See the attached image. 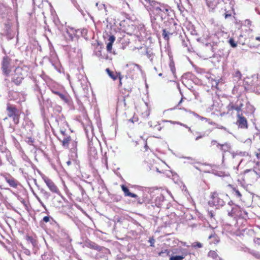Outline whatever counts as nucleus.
Masks as SVG:
<instances>
[{
  "label": "nucleus",
  "instance_id": "f257e3e1",
  "mask_svg": "<svg viewBox=\"0 0 260 260\" xmlns=\"http://www.w3.org/2000/svg\"><path fill=\"white\" fill-rule=\"evenodd\" d=\"M106 72L108 76L114 81L119 79V87H121L124 83V90L126 91L127 92H129L132 91L133 87V82L132 81H128V78L126 76L125 79L123 82H122L123 76L121 75L120 72H113L111 71L109 68L106 69Z\"/></svg>",
  "mask_w": 260,
  "mask_h": 260
},
{
  "label": "nucleus",
  "instance_id": "f03ea898",
  "mask_svg": "<svg viewBox=\"0 0 260 260\" xmlns=\"http://www.w3.org/2000/svg\"><path fill=\"white\" fill-rule=\"evenodd\" d=\"M62 146L68 149L70 152L77 153L78 151V141L77 138H74L70 135L66 136L59 139Z\"/></svg>",
  "mask_w": 260,
  "mask_h": 260
},
{
  "label": "nucleus",
  "instance_id": "7ed1b4c3",
  "mask_svg": "<svg viewBox=\"0 0 260 260\" xmlns=\"http://www.w3.org/2000/svg\"><path fill=\"white\" fill-rule=\"evenodd\" d=\"M27 75V70H26V67L18 66L16 67L14 71L11 81L17 86L20 85L25 77Z\"/></svg>",
  "mask_w": 260,
  "mask_h": 260
},
{
  "label": "nucleus",
  "instance_id": "20e7f679",
  "mask_svg": "<svg viewBox=\"0 0 260 260\" xmlns=\"http://www.w3.org/2000/svg\"><path fill=\"white\" fill-rule=\"evenodd\" d=\"M8 116L11 118L14 123L17 125L19 123L21 112L16 106L10 103H8L6 107Z\"/></svg>",
  "mask_w": 260,
  "mask_h": 260
},
{
  "label": "nucleus",
  "instance_id": "39448f33",
  "mask_svg": "<svg viewBox=\"0 0 260 260\" xmlns=\"http://www.w3.org/2000/svg\"><path fill=\"white\" fill-rule=\"evenodd\" d=\"M14 68L12 59L8 56H5L1 61V70L3 74L9 77Z\"/></svg>",
  "mask_w": 260,
  "mask_h": 260
},
{
  "label": "nucleus",
  "instance_id": "423d86ee",
  "mask_svg": "<svg viewBox=\"0 0 260 260\" xmlns=\"http://www.w3.org/2000/svg\"><path fill=\"white\" fill-rule=\"evenodd\" d=\"M243 106V103L241 101L239 102L238 100L236 102L230 101L226 107V114L233 116L235 111L237 112V114H240L242 111Z\"/></svg>",
  "mask_w": 260,
  "mask_h": 260
},
{
  "label": "nucleus",
  "instance_id": "0eeeda50",
  "mask_svg": "<svg viewBox=\"0 0 260 260\" xmlns=\"http://www.w3.org/2000/svg\"><path fill=\"white\" fill-rule=\"evenodd\" d=\"M246 215V212L237 205L234 206L231 211H228V215L234 218L236 220L238 218H244Z\"/></svg>",
  "mask_w": 260,
  "mask_h": 260
},
{
  "label": "nucleus",
  "instance_id": "6e6552de",
  "mask_svg": "<svg viewBox=\"0 0 260 260\" xmlns=\"http://www.w3.org/2000/svg\"><path fill=\"white\" fill-rule=\"evenodd\" d=\"M176 25L177 24L175 23H170L169 27L162 30V36L165 40L169 41L170 40L169 35H173L177 33Z\"/></svg>",
  "mask_w": 260,
  "mask_h": 260
},
{
  "label": "nucleus",
  "instance_id": "1a4fd4ad",
  "mask_svg": "<svg viewBox=\"0 0 260 260\" xmlns=\"http://www.w3.org/2000/svg\"><path fill=\"white\" fill-rule=\"evenodd\" d=\"M253 243L255 249H252L250 253L255 258L260 259V238H254Z\"/></svg>",
  "mask_w": 260,
  "mask_h": 260
},
{
  "label": "nucleus",
  "instance_id": "9d476101",
  "mask_svg": "<svg viewBox=\"0 0 260 260\" xmlns=\"http://www.w3.org/2000/svg\"><path fill=\"white\" fill-rule=\"evenodd\" d=\"M42 179H43L44 181L48 187L49 188L50 191H51L52 192L58 194L59 193V190L56 186V185L54 184V183L51 180L50 178H49L48 177L46 176H42Z\"/></svg>",
  "mask_w": 260,
  "mask_h": 260
},
{
  "label": "nucleus",
  "instance_id": "9b49d317",
  "mask_svg": "<svg viewBox=\"0 0 260 260\" xmlns=\"http://www.w3.org/2000/svg\"><path fill=\"white\" fill-rule=\"evenodd\" d=\"M35 197L38 200V201L40 203V204L41 205V206L42 207H43L45 209H46V206L44 205V204L42 202L41 199H42L44 201L48 200L50 197V193L48 192H47V191H46L45 190L42 189L40 192V197H39V196H38L36 194H35Z\"/></svg>",
  "mask_w": 260,
  "mask_h": 260
},
{
  "label": "nucleus",
  "instance_id": "f8f14e48",
  "mask_svg": "<svg viewBox=\"0 0 260 260\" xmlns=\"http://www.w3.org/2000/svg\"><path fill=\"white\" fill-rule=\"evenodd\" d=\"M236 124L239 127L243 129L248 128V122L246 118L241 114H237Z\"/></svg>",
  "mask_w": 260,
  "mask_h": 260
},
{
  "label": "nucleus",
  "instance_id": "ddd939ff",
  "mask_svg": "<svg viewBox=\"0 0 260 260\" xmlns=\"http://www.w3.org/2000/svg\"><path fill=\"white\" fill-rule=\"evenodd\" d=\"M210 202L213 205L218 207H222L224 204L223 200L219 198L218 193L215 191L212 193Z\"/></svg>",
  "mask_w": 260,
  "mask_h": 260
},
{
  "label": "nucleus",
  "instance_id": "4468645a",
  "mask_svg": "<svg viewBox=\"0 0 260 260\" xmlns=\"http://www.w3.org/2000/svg\"><path fill=\"white\" fill-rule=\"evenodd\" d=\"M58 128L62 135V138L68 136L67 129L69 128L68 122L64 120H60L58 122Z\"/></svg>",
  "mask_w": 260,
  "mask_h": 260
},
{
  "label": "nucleus",
  "instance_id": "2eb2a0df",
  "mask_svg": "<svg viewBox=\"0 0 260 260\" xmlns=\"http://www.w3.org/2000/svg\"><path fill=\"white\" fill-rule=\"evenodd\" d=\"M176 252H174V253H181V255H175L172 256L170 257L169 260H183L188 254V253L187 252L186 249H180L179 251H178V249H176Z\"/></svg>",
  "mask_w": 260,
  "mask_h": 260
},
{
  "label": "nucleus",
  "instance_id": "dca6fc26",
  "mask_svg": "<svg viewBox=\"0 0 260 260\" xmlns=\"http://www.w3.org/2000/svg\"><path fill=\"white\" fill-rule=\"evenodd\" d=\"M4 177L10 187L16 188L19 184V182L10 175H4Z\"/></svg>",
  "mask_w": 260,
  "mask_h": 260
},
{
  "label": "nucleus",
  "instance_id": "f3484780",
  "mask_svg": "<svg viewBox=\"0 0 260 260\" xmlns=\"http://www.w3.org/2000/svg\"><path fill=\"white\" fill-rule=\"evenodd\" d=\"M170 110H173L174 114L178 117H183L187 112L186 109L184 108H175L173 110L171 109Z\"/></svg>",
  "mask_w": 260,
  "mask_h": 260
},
{
  "label": "nucleus",
  "instance_id": "a211bd4d",
  "mask_svg": "<svg viewBox=\"0 0 260 260\" xmlns=\"http://www.w3.org/2000/svg\"><path fill=\"white\" fill-rule=\"evenodd\" d=\"M142 2L144 3L146 6L148 7V9L151 11L156 6V5H158V2L151 1V0H142Z\"/></svg>",
  "mask_w": 260,
  "mask_h": 260
},
{
  "label": "nucleus",
  "instance_id": "6ab92c4d",
  "mask_svg": "<svg viewBox=\"0 0 260 260\" xmlns=\"http://www.w3.org/2000/svg\"><path fill=\"white\" fill-rule=\"evenodd\" d=\"M121 188L124 192V196L134 198L138 197V196L136 194L131 192L128 188L125 185H121Z\"/></svg>",
  "mask_w": 260,
  "mask_h": 260
},
{
  "label": "nucleus",
  "instance_id": "aec40b11",
  "mask_svg": "<svg viewBox=\"0 0 260 260\" xmlns=\"http://www.w3.org/2000/svg\"><path fill=\"white\" fill-rule=\"evenodd\" d=\"M217 147L223 152L229 151L231 149V146L228 142H225L224 144L217 143Z\"/></svg>",
  "mask_w": 260,
  "mask_h": 260
},
{
  "label": "nucleus",
  "instance_id": "412c9836",
  "mask_svg": "<svg viewBox=\"0 0 260 260\" xmlns=\"http://www.w3.org/2000/svg\"><path fill=\"white\" fill-rule=\"evenodd\" d=\"M115 40V37L114 36H113V35L110 36V37L108 39L109 42L107 43V46H106L107 50L108 52H111V50L112 49L113 44Z\"/></svg>",
  "mask_w": 260,
  "mask_h": 260
},
{
  "label": "nucleus",
  "instance_id": "4be33fe9",
  "mask_svg": "<svg viewBox=\"0 0 260 260\" xmlns=\"http://www.w3.org/2000/svg\"><path fill=\"white\" fill-rule=\"evenodd\" d=\"M209 239L210 240V244H217L219 241V237L215 232H213L209 236Z\"/></svg>",
  "mask_w": 260,
  "mask_h": 260
},
{
  "label": "nucleus",
  "instance_id": "5701e85b",
  "mask_svg": "<svg viewBox=\"0 0 260 260\" xmlns=\"http://www.w3.org/2000/svg\"><path fill=\"white\" fill-rule=\"evenodd\" d=\"M163 4H160L159 3H158V5H156V6L152 9L151 11L153 13H156L157 14H159L161 11V8Z\"/></svg>",
  "mask_w": 260,
  "mask_h": 260
},
{
  "label": "nucleus",
  "instance_id": "b1692460",
  "mask_svg": "<svg viewBox=\"0 0 260 260\" xmlns=\"http://www.w3.org/2000/svg\"><path fill=\"white\" fill-rule=\"evenodd\" d=\"M208 256L210 257H211L213 259H217L218 257V255L217 254V253H216V251H214V250H210L209 252H208Z\"/></svg>",
  "mask_w": 260,
  "mask_h": 260
},
{
  "label": "nucleus",
  "instance_id": "393cba45",
  "mask_svg": "<svg viewBox=\"0 0 260 260\" xmlns=\"http://www.w3.org/2000/svg\"><path fill=\"white\" fill-rule=\"evenodd\" d=\"M26 240L30 242L34 246L36 244V240L32 236H26Z\"/></svg>",
  "mask_w": 260,
  "mask_h": 260
},
{
  "label": "nucleus",
  "instance_id": "a878e982",
  "mask_svg": "<svg viewBox=\"0 0 260 260\" xmlns=\"http://www.w3.org/2000/svg\"><path fill=\"white\" fill-rule=\"evenodd\" d=\"M51 220H53V218L50 216H46L43 217L42 220L41 221V223H47L50 221Z\"/></svg>",
  "mask_w": 260,
  "mask_h": 260
},
{
  "label": "nucleus",
  "instance_id": "bb28decb",
  "mask_svg": "<svg viewBox=\"0 0 260 260\" xmlns=\"http://www.w3.org/2000/svg\"><path fill=\"white\" fill-rule=\"evenodd\" d=\"M255 155L258 160V161L256 162V165L258 166L260 164V148L257 149L256 151L255 152Z\"/></svg>",
  "mask_w": 260,
  "mask_h": 260
},
{
  "label": "nucleus",
  "instance_id": "cd10ccee",
  "mask_svg": "<svg viewBox=\"0 0 260 260\" xmlns=\"http://www.w3.org/2000/svg\"><path fill=\"white\" fill-rule=\"evenodd\" d=\"M169 11V7L165 4H162L161 12H166L168 13Z\"/></svg>",
  "mask_w": 260,
  "mask_h": 260
},
{
  "label": "nucleus",
  "instance_id": "c85d7f7f",
  "mask_svg": "<svg viewBox=\"0 0 260 260\" xmlns=\"http://www.w3.org/2000/svg\"><path fill=\"white\" fill-rule=\"evenodd\" d=\"M55 94L58 95L60 98V99H61L62 100H63V101H66L67 100V98H66V96L65 95H64L62 93H61L58 91H54L53 92Z\"/></svg>",
  "mask_w": 260,
  "mask_h": 260
},
{
  "label": "nucleus",
  "instance_id": "c756f323",
  "mask_svg": "<svg viewBox=\"0 0 260 260\" xmlns=\"http://www.w3.org/2000/svg\"><path fill=\"white\" fill-rule=\"evenodd\" d=\"M229 42L232 47H236L237 46V43L235 42L233 38H230Z\"/></svg>",
  "mask_w": 260,
  "mask_h": 260
},
{
  "label": "nucleus",
  "instance_id": "7c9ffc66",
  "mask_svg": "<svg viewBox=\"0 0 260 260\" xmlns=\"http://www.w3.org/2000/svg\"><path fill=\"white\" fill-rule=\"evenodd\" d=\"M192 246L194 248H201L202 247L203 245L199 242H196L192 244Z\"/></svg>",
  "mask_w": 260,
  "mask_h": 260
},
{
  "label": "nucleus",
  "instance_id": "2f4dec72",
  "mask_svg": "<svg viewBox=\"0 0 260 260\" xmlns=\"http://www.w3.org/2000/svg\"><path fill=\"white\" fill-rule=\"evenodd\" d=\"M166 254L167 256H169L170 255V251L167 250V249H165V250H162L161 251H160V252H159L158 253V255L159 256H162L164 254Z\"/></svg>",
  "mask_w": 260,
  "mask_h": 260
},
{
  "label": "nucleus",
  "instance_id": "473e14b6",
  "mask_svg": "<svg viewBox=\"0 0 260 260\" xmlns=\"http://www.w3.org/2000/svg\"><path fill=\"white\" fill-rule=\"evenodd\" d=\"M233 190L235 192L236 195L239 198H241L242 197L241 193L238 190H237L235 187L233 188Z\"/></svg>",
  "mask_w": 260,
  "mask_h": 260
},
{
  "label": "nucleus",
  "instance_id": "72a5a7b5",
  "mask_svg": "<svg viewBox=\"0 0 260 260\" xmlns=\"http://www.w3.org/2000/svg\"><path fill=\"white\" fill-rule=\"evenodd\" d=\"M149 242L150 244V246L151 247H154V243H155V240L154 239V238L152 237H150L149 239Z\"/></svg>",
  "mask_w": 260,
  "mask_h": 260
},
{
  "label": "nucleus",
  "instance_id": "f704fd0d",
  "mask_svg": "<svg viewBox=\"0 0 260 260\" xmlns=\"http://www.w3.org/2000/svg\"><path fill=\"white\" fill-rule=\"evenodd\" d=\"M146 198H143V199H139L138 200V203L139 204H142L143 203H144L145 202H146Z\"/></svg>",
  "mask_w": 260,
  "mask_h": 260
},
{
  "label": "nucleus",
  "instance_id": "c9c22d12",
  "mask_svg": "<svg viewBox=\"0 0 260 260\" xmlns=\"http://www.w3.org/2000/svg\"><path fill=\"white\" fill-rule=\"evenodd\" d=\"M235 77H237L239 79L241 78V74L239 71H236L235 72Z\"/></svg>",
  "mask_w": 260,
  "mask_h": 260
},
{
  "label": "nucleus",
  "instance_id": "e433bc0d",
  "mask_svg": "<svg viewBox=\"0 0 260 260\" xmlns=\"http://www.w3.org/2000/svg\"><path fill=\"white\" fill-rule=\"evenodd\" d=\"M144 151H147L149 149V147L148 146L147 143H146L144 146Z\"/></svg>",
  "mask_w": 260,
  "mask_h": 260
},
{
  "label": "nucleus",
  "instance_id": "4c0bfd02",
  "mask_svg": "<svg viewBox=\"0 0 260 260\" xmlns=\"http://www.w3.org/2000/svg\"><path fill=\"white\" fill-rule=\"evenodd\" d=\"M231 16V14H230L225 13V14H224V17L225 19H226Z\"/></svg>",
  "mask_w": 260,
  "mask_h": 260
},
{
  "label": "nucleus",
  "instance_id": "58836bf2",
  "mask_svg": "<svg viewBox=\"0 0 260 260\" xmlns=\"http://www.w3.org/2000/svg\"><path fill=\"white\" fill-rule=\"evenodd\" d=\"M217 143H218L215 140H213V141H211V144L213 145H216L217 146Z\"/></svg>",
  "mask_w": 260,
  "mask_h": 260
},
{
  "label": "nucleus",
  "instance_id": "ea45409f",
  "mask_svg": "<svg viewBox=\"0 0 260 260\" xmlns=\"http://www.w3.org/2000/svg\"><path fill=\"white\" fill-rule=\"evenodd\" d=\"M72 164V162L71 160H68V161H67V164L68 166H70Z\"/></svg>",
  "mask_w": 260,
  "mask_h": 260
},
{
  "label": "nucleus",
  "instance_id": "a19ab883",
  "mask_svg": "<svg viewBox=\"0 0 260 260\" xmlns=\"http://www.w3.org/2000/svg\"><path fill=\"white\" fill-rule=\"evenodd\" d=\"M183 101V98H182L178 103V106Z\"/></svg>",
  "mask_w": 260,
  "mask_h": 260
},
{
  "label": "nucleus",
  "instance_id": "79ce46f5",
  "mask_svg": "<svg viewBox=\"0 0 260 260\" xmlns=\"http://www.w3.org/2000/svg\"><path fill=\"white\" fill-rule=\"evenodd\" d=\"M170 66H171V70L173 72H174V71H173V69H174V65L170 64Z\"/></svg>",
  "mask_w": 260,
  "mask_h": 260
},
{
  "label": "nucleus",
  "instance_id": "37998d69",
  "mask_svg": "<svg viewBox=\"0 0 260 260\" xmlns=\"http://www.w3.org/2000/svg\"><path fill=\"white\" fill-rule=\"evenodd\" d=\"M255 40L258 41H260V37H256L255 38Z\"/></svg>",
  "mask_w": 260,
  "mask_h": 260
},
{
  "label": "nucleus",
  "instance_id": "c03bdc74",
  "mask_svg": "<svg viewBox=\"0 0 260 260\" xmlns=\"http://www.w3.org/2000/svg\"><path fill=\"white\" fill-rule=\"evenodd\" d=\"M129 121H131L132 123H134V119H133H133H130L129 120Z\"/></svg>",
  "mask_w": 260,
  "mask_h": 260
},
{
  "label": "nucleus",
  "instance_id": "a18cd8bd",
  "mask_svg": "<svg viewBox=\"0 0 260 260\" xmlns=\"http://www.w3.org/2000/svg\"><path fill=\"white\" fill-rule=\"evenodd\" d=\"M258 175L260 176V168L258 169Z\"/></svg>",
  "mask_w": 260,
  "mask_h": 260
},
{
  "label": "nucleus",
  "instance_id": "49530a36",
  "mask_svg": "<svg viewBox=\"0 0 260 260\" xmlns=\"http://www.w3.org/2000/svg\"><path fill=\"white\" fill-rule=\"evenodd\" d=\"M7 118H8L7 117H6V118H5L4 119V120H6V119H7Z\"/></svg>",
  "mask_w": 260,
  "mask_h": 260
},
{
  "label": "nucleus",
  "instance_id": "de8ad7c7",
  "mask_svg": "<svg viewBox=\"0 0 260 260\" xmlns=\"http://www.w3.org/2000/svg\"><path fill=\"white\" fill-rule=\"evenodd\" d=\"M159 128H160V126H158V127L157 128L159 129Z\"/></svg>",
  "mask_w": 260,
  "mask_h": 260
}]
</instances>
